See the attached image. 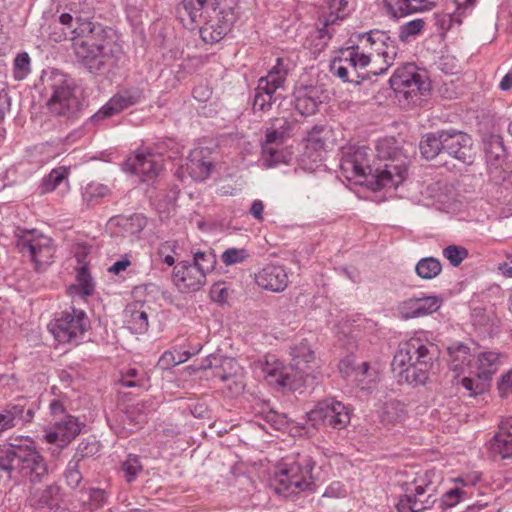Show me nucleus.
Instances as JSON below:
<instances>
[{"label": "nucleus", "mask_w": 512, "mask_h": 512, "mask_svg": "<svg viewBox=\"0 0 512 512\" xmlns=\"http://www.w3.org/2000/svg\"><path fill=\"white\" fill-rule=\"evenodd\" d=\"M26 442L0 446V470L10 478L20 476L31 483H38L48 474L47 463L33 441Z\"/></svg>", "instance_id": "nucleus-5"}, {"label": "nucleus", "mask_w": 512, "mask_h": 512, "mask_svg": "<svg viewBox=\"0 0 512 512\" xmlns=\"http://www.w3.org/2000/svg\"><path fill=\"white\" fill-rule=\"evenodd\" d=\"M128 171L139 176L143 182L155 179L161 169L159 157L149 151H137L125 162Z\"/></svg>", "instance_id": "nucleus-19"}, {"label": "nucleus", "mask_w": 512, "mask_h": 512, "mask_svg": "<svg viewBox=\"0 0 512 512\" xmlns=\"http://www.w3.org/2000/svg\"><path fill=\"white\" fill-rule=\"evenodd\" d=\"M485 382L486 381L479 380V379L478 380H474V379L469 378V377H464L461 380L462 386L467 391H469L471 396L482 394L485 391V389H486Z\"/></svg>", "instance_id": "nucleus-54"}, {"label": "nucleus", "mask_w": 512, "mask_h": 512, "mask_svg": "<svg viewBox=\"0 0 512 512\" xmlns=\"http://www.w3.org/2000/svg\"><path fill=\"white\" fill-rule=\"evenodd\" d=\"M264 211V204L261 200H254L250 207V214L258 221H262Z\"/></svg>", "instance_id": "nucleus-60"}, {"label": "nucleus", "mask_w": 512, "mask_h": 512, "mask_svg": "<svg viewBox=\"0 0 512 512\" xmlns=\"http://www.w3.org/2000/svg\"><path fill=\"white\" fill-rule=\"evenodd\" d=\"M248 257L249 253L243 248H228L221 255L222 262L226 266L242 263L247 260Z\"/></svg>", "instance_id": "nucleus-49"}, {"label": "nucleus", "mask_w": 512, "mask_h": 512, "mask_svg": "<svg viewBox=\"0 0 512 512\" xmlns=\"http://www.w3.org/2000/svg\"><path fill=\"white\" fill-rule=\"evenodd\" d=\"M71 33L75 55L90 72H100L116 63L121 48L113 39L111 29L77 19V26Z\"/></svg>", "instance_id": "nucleus-3"}, {"label": "nucleus", "mask_w": 512, "mask_h": 512, "mask_svg": "<svg viewBox=\"0 0 512 512\" xmlns=\"http://www.w3.org/2000/svg\"><path fill=\"white\" fill-rule=\"evenodd\" d=\"M345 495V489L343 485L340 482H333L331 485H329L323 496L325 497H331V498H337Z\"/></svg>", "instance_id": "nucleus-57"}, {"label": "nucleus", "mask_w": 512, "mask_h": 512, "mask_svg": "<svg viewBox=\"0 0 512 512\" xmlns=\"http://www.w3.org/2000/svg\"><path fill=\"white\" fill-rule=\"evenodd\" d=\"M140 459L136 455H128L127 459L122 463L121 470L128 483L133 482L138 474L142 471Z\"/></svg>", "instance_id": "nucleus-46"}, {"label": "nucleus", "mask_w": 512, "mask_h": 512, "mask_svg": "<svg viewBox=\"0 0 512 512\" xmlns=\"http://www.w3.org/2000/svg\"><path fill=\"white\" fill-rule=\"evenodd\" d=\"M491 450L501 458H512V437L497 433L491 441Z\"/></svg>", "instance_id": "nucleus-44"}, {"label": "nucleus", "mask_w": 512, "mask_h": 512, "mask_svg": "<svg viewBox=\"0 0 512 512\" xmlns=\"http://www.w3.org/2000/svg\"><path fill=\"white\" fill-rule=\"evenodd\" d=\"M361 39H365L372 48L378 53V57H381L384 66L379 69L370 70L367 73H363L360 70L366 68L370 63V57L364 53H359L358 46H351L342 49V55L345 56V62L352 69L353 75L359 78L361 82L369 78V74L374 76L385 73L388 68L393 65L395 57L397 55V47L394 41L391 40L390 36L383 31H370L359 35Z\"/></svg>", "instance_id": "nucleus-6"}, {"label": "nucleus", "mask_w": 512, "mask_h": 512, "mask_svg": "<svg viewBox=\"0 0 512 512\" xmlns=\"http://www.w3.org/2000/svg\"><path fill=\"white\" fill-rule=\"evenodd\" d=\"M107 494L103 489L92 488L89 491V500L91 502V508L98 509L103 506L106 502Z\"/></svg>", "instance_id": "nucleus-55"}, {"label": "nucleus", "mask_w": 512, "mask_h": 512, "mask_svg": "<svg viewBox=\"0 0 512 512\" xmlns=\"http://www.w3.org/2000/svg\"><path fill=\"white\" fill-rule=\"evenodd\" d=\"M68 175L69 170L66 167L60 166L54 168L46 177L43 178L41 184V192H52L63 182H65V184L68 185Z\"/></svg>", "instance_id": "nucleus-37"}, {"label": "nucleus", "mask_w": 512, "mask_h": 512, "mask_svg": "<svg viewBox=\"0 0 512 512\" xmlns=\"http://www.w3.org/2000/svg\"><path fill=\"white\" fill-rule=\"evenodd\" d=\"M319 89L316 87L299 90L295 99V108L301 115H312L318 110L322 100L319 96Z\"/></svg>", "instance_id": "nucleus-29"}, {"label": "nucleus", "mask_w": 512, "mask_h": 512, "mask_svg": "<svg viewBox=\"0 0 512 512\" xmlns=\"http://www.w3.org/2000/svg\"><path fill=\"white\" fill-rule=\"evenodd\" d=\"M415 271L420 278L430 280L441 273L442 264L437 258L425 257L418 261Z\"/></svg>", "instance_id": "nucleus-36"}, {"label": "nucleus", "mask_w": 512, "mask_h": 512, "mask_svg": "<svg viewBox=\"0 0 512 512\" xmlns=\"http://www.w3.org/2000/svg\"><path fill=\"white\" fill-rule=\"evenodd\" d=\"M172 278L181 291L198 290L206 281V275L194 263L187 261L175 266Z\"/></svg>", "instance_id": "nucleus-21"}, {"label": "nucleus", "mask_w": 512, "mask_h": 512, "mask_svg": "<svg viewBox=\"0 0 512 512\" xmlns=\"http://www.w3.org/2000/svg\"><path fill=\"white\" fill-rule=\"evenodd\" d=\"M438 354V347L434 343L420 338H411L400 345L392 366L403 368L400 374L408 384L423 385L429 377Z\"/></svg>", "instance_id": "nucleus-4"}, {"label": "nucleus", "mask_w": 512, "mask_h": 512, "mask_svg": "<svg viewBox=\"0 0 512 512\" xmlns=\"http://www.w3.org/2000/svg\"><path fill=\"white\" fill-rule=\"evenodd\" d=\"M412 3L413 7L417 8V12L430 11L436 6L435 2L428 0H412Z\"/></svg>", "instance_id": "nucleus-62"}, {"label": "nucleus", "mask_w": 512, "mask_h": 512, "mask_svg": "<svg viewBox=\"0 0 512 512\" xmlns=\"http://www.w3.org/2000/svg\"><path fill=\"white\" fill-rule=\"evenodd\" d=\"M347 0H327L318 11L317 31L318 38L324 44L333 37L335 26L348 15Z\"/></svg>", "instance_id": "nucleus-14"}, {"label": "nucleus", "mask_w": 512, "mask_h": 512, "mask_svg": "<svg viewBox=\"0 0 512 512\" xmlns=\"http://www.w3.org/2000/svg\"><path fill=\"white\" fill-rule=\"evenodd\" d=\"M255 280L263 289L282 292L288 286L289 277L283 266L268 264L256 274Z\"/></svg>", "instance_id": "nucleus-23"}, {"label": "nucleus", "mask_w": 512, "mask_h": 512, "mask_svg": "<svg viewBox=\"0 0 512 512\" xmlns=\"http://www.w3.org/2000/svg\"><path fill=\"white\" fill-rule=\"evenodd\" d=\"M320 131H322V127L315 126L309 133L308 142L314 148H323L325 145V142L322 139L316 137V134H318Z\"/></svg>", "instance_id": "nucleus-61"}, {"label": "nucleus", "mask_w": 512, "mask_h": 512, "mask_svg": "<svg viewBox=\"0 0 512 512\" xmlns=\"http://www.w3.org/2000/svg\"><path fill=\"white\" fill-rule=\"evenodd\" d=\"M289 152L276 143H268L267 140L262 142V161L267 167H272L281 163L288 162Z\"/></svg>", "instance_id": "nucleus-34"}, {"label": "nucleus", "mask_w": 512, "mask_h": 512, "mask_svg": "<svg viewBox=\"0 0 512 512\" xmlns=\"http://www.w3.org/2000/svg\"><path fill=\"white\" fill-rule=\"evenodd\" d=\"M11 99L5 89L0 90V119L10 111Z\"/></svg>", "instance_id": "nucleus-58"}, {"label": "nucleus", "mask_w": 512, "mask_h": 512, "mask_svg": "<svg viewBox=\"0 0 512 512\" xmlns=\"http://www.w3.org/2000/svg\"><path fill=\"white\" fill-rule=\"evenodd\" d=\"M499 389L503 393L512 394V370L501 377Z\"/></svg>", "instance_id": "nucleus-59"}, {"label": "nucleus", "mask_w": 512, "mask_h": 512, "mask_svg": "<svg viewBox=\"0 0 512 512\" xmlns=\"http://www.w3.org/2000/svg\"><path fill=\"white\" fill-rule=\"evenodd\" d=\"M276 100V93L258 84L254 93L253 110L267 112Z\"/></svg>", "instance_id": "nucleus-38"}, {"label": "nucleus", "mask_w": 512, "mask_h": 512, "mask_svg": "<svg viewBox=\"0 0 512 512\" xmlns=\"http://www.w3.org/2000/svg\"><path fill=\"white\" fill-rule=\"evenodd\" d=\"M385 142H380L377 145L379 156L386 159L383 165L374 167L370 164V157L373 152L366 146L349 147L343 152L340 168L345 176L349 179L363 178L372 185L373 189H382L386 187L399 186L407 174L406 158H397L398 153L394 152L393 155L388 153L382 154V148L386 145Z\"/></svg>", "instance_id": "nucleus-1"}, {"label": "nucleus", "mask_w": 512, "mask_h": 512, "mask_svg": "<svg viewBox=\"0 0 512 512\" xmlns=\"http://www.w3.org/2000/svg\"><path fill=\"white\" fill-rule=\"evenodd\" d=\"M4 411L7 413L9 418L11 419V422L14 423V426L18 421L23 422L24 417V405L18 403L14 405H9L7 408L4 409Z\"/></svg>", "instance_id": "nucleus-56"}, {"label": "nucleus", "mask_w": 512, "mask_h": 512, "mask_svg": "<svg viewBox=\"0 0 512 512\" xmlns=\"http://www.w3.org/2000/svg\"><path fill=\"white\" fill-rule=\"evenodd\" d=\"M146 224V217L142 214H133L129 217H121L118 220V225L122 226L125 232L130 235L140 234Z\"/></svg>", "instance_id": "nucleus-42"}, {"label": "nucleus", "mask_w": 512, "mask_h": 512, "mask_svg": "<svg viewBox=\"0 0 512 512\" xmlns=\"http://www.w3.org/2000/svg\"><path fill=\"white\" fill-rule=\"evenodd\" d=\"M205 275L211 272L217 263L216 255L211 249L193 253V262Z\"/></svg>", "instance_id": "nucleus-43"}, {"label": "nucleus", "mask_w": 512, "mask_h": 512, "mask_svg": "<svg viewBox=\"0 0 512 512\" xmlns=\"http://www.w3.org/2000/svg\"><path fill=\"white\" fill-rule=\"evenodd\" d=\"M29 73L30 57L26 52L19 53L14 59V78L16 80H23Z\"/></svg>", "instance_id": "nucleus-50"}, {"label": "nucleus", "mask_w": 512, "mask_h": 512, "mask_svg": "<svg viewBox=\"0 0 512 512\" xmlns=\"http://www.w3.org/2000/svg\"><path fill=\"white\" fill-rule=\"evenodd\" d=\"M468 496V492L462 488L456 487L448 490L441 498V507L443 509L454 507L461 500Z\"/></svg>", "instance_id": "nucleus-51"}, {"label": "nucleus", "mask_w": 512, "mask_h": 512, "mask_svg": "<svg viewBox=\"0 0 512 512\" xmlns=\"http://www.w3.org/2000/svg\"><path fill=\"white\" fill-rule=\"evenodd\" d=\"M444 152L466 164L474 159L473 140L470 135L458 130H442Z\"/></svg>", "instance_id": "nucleus-16"}, {"label": "nucleus", "mask_w": 512, "mask_h": 512, "mask_svg": "<svg viewBox=\"0 0 512 512\" xmlns=\"http://www.w3.org/2000/svg\"><path fill=\"white\" fill-rule=\"evenodd\" d=\"M306 416L308 422L315 428L326 426L337 430L344 429L351 419L348 407L334 398L319 401Z\"/></svg>", "instance_id": "nucleus-11"}, {"label": "nucleus", "mask_w": 512, "mask_h": 512, "mask_svg": "<svg viewBox=\"0 0 512 512\" xmlns=\"http://www.w3.org/2000/svg\"><path fill=\"white\" fill-rule=\"evenodd\" d=\"M384 4L387 11L394 18H402L417 13V8L413 7L412 0H385Z\"/></svg>", "instance_id": "nucleus-41"}, {"label": "nucleus", "mask_w": 512, "mask_h": 512, "mask_svg": "<svg viewBox=\"0 0 512 512\" xmlns=\"http://www.w3.org/2000/svg\"><path fill=\"white\" fill-rule=\"evenodd\" d=\"M330 72L343 82L360 84L361 80L353 75L352 69L345 62V56L334 59L330 65Z\"/></svg>", "instance_id": "nucleus-40"}, {"label": "nucleus", "mask_w": 512, "mask_h": 512, "mask_svg": "<svg viewBox=\"0 0 512 512\" xmlns=\"http://www.w3.org/2000/svg\"><path fill=\"white\" fill-rule=\"evenodd\" d=\"M109 193L110 190L106 185L92 182L83 189L82 199L86 206L91 208L100 204Z\"/></svg>", "instance_id": "nucleus-35"}, {"label": "nucleus", "mask_w": 512, "mask_h": 512, "mask_svg": "<svg viewBox=\"0 0 512 512\" xmlns=\"http://www.w3.org/2000/svg\"><path fill=\"white\" fill-rule=\"evenodd\" d=\"M89 326V321L82 310L73 309L63 312L48 325V329L60 343L78 344Z\"/></svg>", "instance_id": "nucleus-12"}, {"label": "nucleus", "mask_w": 512, "mask_h": 512, "mask_svg": "<svg viewBox=\"0 0 512 512\" xmlns=\"http://www.w3.org/2000/svg\"><path fill=\"white\" fill-rule=\"evenodd\" d=\"M442 254L452 266L458 267L468 257V250L463 246L449 245Z\"/></svg>", "instance_id": "nucleus-48"}, {"label": "nucleus", "mask_w": 512, "mask_h": 512, "mask_svg": "<svg viewBox=\"0 0 512 512\" xmlns=\"http://www.w3.org/2000/svg\"><path fill=\"white\" fill-rule=\"evenodd\" d=\"M76 279L78 282V286L84 295L90 296L93 294L94 285L86 266H81L77 270Z\"/></svg>", "instance_id": "nucleus-52"}, {"label": "nucleus", "mask_w": 512, "mask_h": 512, "mask_svg": "<svg viewBox=\"0 0 512 512\" xmlns=\"http://www.w3.org/2000/svg\"><path fill=\"white\" fill-rule=\"evenodd\" d=\"M435 472L426 471L411 482H403L401 489L403 494L400 496L396 509L398 512H423L431 509L437 501V486L433 481Z\"/></svg>", "instance_id": "nucleus-9"}, {"label": "nucleus", "mask_w": 512, "mask_h": 512, "mask_svg": "<svg viewBox=\"0 0 512 512\" xmlns=\"http://www.w3.org/2000/svg\"><path fill=\"white\" fill-rule=\"evenodd\" d=\"M81 463L77 459H71L64 472L66 483L69 487L75 489L81 483L83 476L80 471Z\"/></svg>", "instance_id": "nucleus-47"}, {"label": "nucleus", "mask_w": 512, "mask_h": 512, "mask_svg": "<svg viewBox=\"0 0 512 512\" xmlns=\"http://www.w3.org/2000/svg\"><path fill=\"white\" fill-rule=\"evenodd\" d=\"M313 467L314 462L308 457L291 464H284L275 473L272 482L274 491L285 498L312 491L315 486L312 476Z\"/></svg>", "instance_id": "nucleus-8"}, {"label": "nucleus", "mask_w": 512, "mask_h": 512, "mask_svg": "<svg viewBox=\"0 0 512 512\" xmlns=\"http://www.w3.org/2000/svg\"><path fill=\"white\" fill-rule=\"evenodd\" d=\"M99 445L94 440H83L79 443L76 453L72 459H77L78 462H82L84 458L89 457L97 453Z\"/></svg>", "instance_id": "nucleus-53"}, {"label": "nucleus", "mask_w": 512, "mask_h": 512, "mask_svg": "<svg viewBox=\"0 0 512 512\" xmlns=\"http://www.w3.org/2000/svg\"><path fill=\"white\" fill-rule=\"evenodd\" d=\"M442 138V130L437 133H428L423 136L419 144L421 155L425 159L431 160L441 152H444V141Z\"/></svg>", "instance_id": "nucleus-32"}, {"label": "nucleus", "mask_w": 512, "mask_h": 512, "mask_svg": "<svg viewBox=\"0 0 512 512\" xmlns=\"http://www.w3.org/2000/svg\"><path fill=\"white\" fill-rule=\"evenodd\" d=\"M239 370L240 367L235 361L227 359L221 364V368L215 370L213 375L225 383L231 392L239 393L244 389V381L242 375L238 373Z\"/></svg>", "instance_id": "nucleus-26"}, {"label": "nucleus", "mask_w": 512, "mask_h": 512, "mask_svg": "<svg viewBox=\"0 0 512 512\" xmlns=\"http://www.w3.org/2000/svg\"><path fill=\"white\" fill-rule=\"evenodd\" d=\"M425 21L423 19H414L402 24L399 27V40L401 42H409L411 38L419 35L424 29Z\"/></svg>", "instance_id": "nucleus-45"}, {"label": "nucleus", "mask_w": 512, "mask_h": 512, "mask_svg": "<svg viewBox=\"0 0 512 512\" xmlns=\"http://www.w3.org/2000/svg\"><path fill=\"white\" fill-rule=\"evenodd\" d=\"M211 91L204 86H198L193 89V96L199 101H206L210 97Z\"/></svg>", "instance_id": "nucleus-64"}, {"label": "nucleus", "mask_w": 512, "mask_h": 512, "mask_svg": "<svg viewBox=\"0 0 512 512\" xmlns=\"http://www.w3.org/2000/svg\"><path fill=\"white\" fill-rule=\"evenodd\" d=\"M287 75L288 69L284 66L283 60L277 58L276 64L269 70L266 76L258 80V84L276 93L278 89L283 87Z\"/></svg>", "instance_id": "nucleus-31"}, {"label": "nucleus", "mask_w": 512, "mask_h": 512, "mask_svg": "<svg viewBox=\"0 0 512 512\" xmlns=\"http://www.w3.org/2000/svg\"><path fill=\"white\" fill-rule=\"evenodd\" d=\"M214 159L212 150L208 147L194 148L186 162V169L195 181H203L207 179L213 169Z\"/></svg>", "instance_id": "nucleus-22"}, {"label": "nucleus", "mask_w": 512, "mask_h": 512, "mask_svg": "<svg viewBox=\"0 0 512 512\" xmlns=\"http://www.w3.org/2000/svg\"><path fill=\"white\" fill-rule=\"evenodd\" d=\"M340 372L344 377L355 376V378L362 380L363 378L370 375V363L362 362L355 366L351 358L341 360L339 364Z\"/></svg>", "instance_id": "nucleus-39"}, {"label": "nucleus", "mask_w": 512, "mask_h": 512, "mask_svg": "<svg viewBox=\"0 0 512 512\" xmlns=\"http://www.w3.org/2000/svg\"><path fill=\"white\" fill-rule=\"evenodd\" d=\"M42 80L46 91L50 93L46 103L50 114L70 119L82 109L83 104L76 93V84L70 76L59 70H52Z\"/></svg>", "instance_id": "nucleus-7"}, {"label": "nucleus", "mask_w": 512, "mask_h": 512, "mask_svg": "<svg viewBox=\"0 0 512 512\" xmlns=\"http://www.w3.org/2000/svg\"><path fill=\"white\" fill-rule=\"evenodd\" d=\"M16 247L35 263L37 270L49 265L55 253L52 239L35 229L16 234Z\"/></svg>", "instance_id": "nucleus-10"}, {"label": "nucleus", "mask_w": 512, "mask_h": 512, "mask_svg": "<svg viewBox=\"0 0 512 512\" xmlns=\"http://www.w3.org/2000/svg\"><path fill=\"white\" fill-rule=\"evenodd\" d=\"M449 367L455 372H462L470 363V348L463 343H455L447 348Z\"/></svg>", "instance_id": "nucleus-33"}, {"label": "nucleus", "mask_w": 512, "mask_h": 512, "mask_svg": "<svg viewBox=\"0 0 512 512\" xmlns=\"http://www.w3.org/2000/svg\"><path fill=\"white\" fill-rule=\"evenodd\" d=\"M499 434L510 436L512 438V416L504 418L499 425Z\"/></svg>", "instance_id": "nucleus-63"}, {"label": "nucleus", "mask_w": 512, "mask_h": 512, "mask_svg": "<svg viewBox=\"0 0 512 512\" xmlns=\"http://www.w3.org/2000/svg\"><path fill=\"white\" fill-rule=\"evenodd\" d=\"M81 432V424L71 415L65 416L61 421L56 422L55 430L46 434L45 438L49 443H58L65 446L70 443Z\"/></svg>", "instance_id": "nucleus-25"}, {"label": "nucleus", "mask_w": 512, "mask_h": 512, "mask_svg": "<svg viewBox=\"0 0 512 512\" xmlns=\"http://www.w3.org/2000/svg\"><path fill=\"white\" fill-rule=\"evenodd\" d=\"M143 97V92L138 87H131L113 96L98 112L92 116L93 122L111 117L124 109L137 104Z\"/></svg>", "instance_id": "nucleus-18"}, {"label": "nucleus", "mask_w": 512, "mask_h": 512, "mask_svg": "<svg viewBox=\"0 0 512 512\" xmlns=\"http://www.w3.org/2000/svg\"><path fill=\"white\" fill-rule=\"evenodd\" d=\"M297 121L293 117H274L270 119L269 126L265 131V139L268 143L283 144L293 135Z\"/></svg>", "instance_id": "nucleus-24"}, {"label": "nucleus", "mask_w": 512, "mask_h": 512, "mask_svg": "<svg viewBox=\"0 0 512 512\" xmlns=\"http://www.w3.org/2000/svg\"><path fill=\"white\" fill-rule=\"evenodd\" d=\"M484 150L488 171L495 179L502 178L503 166L507 160V152L500 135H490L484 140Z\"/></svg>", "instance_id": "nucleus-20"}, {"label": "nucleus", "mask_w": 512, "mask_h": 512, "mask_svg": "<svg viewBox=\"0 0 512 512\" xmlns=\"http://www.w3.org/2000/svg\"><path fill=\"white\" fill-rule=\"evenodd\" d=\"M501 365L500 354L496 352H483L477 358L476 376L479 380L489 381Z\"/></svg>", "instance_id": "nucleus-30"}, {"label": "nucleus", "mask_w": 512, "mask_h": 512, "mask_svg": "<svg viewBox=\"0 0 512 512\" xmlns=\"http://www.w3.org/2000/svg\"><path fill=\"white\" fill-rule=\"evenodd\" d=\"M59 494L60 487L57 484H51L42 490L36 489L31 492L28 501L29 504L36 509H41L44 507L52 509L58 505L60 499Z\"/></svg>", "instance_id": "nucleus-28"}, {"label": "nucleus", "mask_w": 512, "mask_h": 512, "mask_svg": "<svg viewBox=\"0 0 512 512\" xmlns=\"http://www.w3.org/2000/svg\"><path fill=\"white\" fill-rule=\"evenodd\" d=\"M231 0H182L177 12L188 29L199 27L202 40L217 43L232 29L237 16Z\"/></svg>", "instance_id": "nucleus-2"}, {"label": "nucleus", "mask_w": 512, "mask_h": 512, "mask_svg": "<svg viewBox=\"0 0 512 512\" xmlns=\"http://www.w3.org/2000/svg\"><path fill=\"white\" fill-rule=\"evenodd\" d=\"M290 366L296 371L299 379L309 385L308 379H318L320 372L318 371L319 363L316 355L307 339H302L299 343L291 347Z\"/></svg>", "instance_id": "nucleus-15"}, {"label": "nucleus", "mask_w": 512, "mask_h": 512, "mask_svg": "<svg viewBox=\"0 0 512 512\" xmlns=\"http://www.w3.org/2000/svg\"><path fill=\"white\" fill-rule=\"evenodd\" d=\"M389 84L396 93H402L407 99L417 95L422 96L430 90V83L417 73L412 63L398 68L390 77Z\"/></svg>", "instance_id": "nucleus-13"}, {"label": "nucleus", "mask_w": 512, "mask_h": 512, "mask_svg": "<svg viewBox=\"0 0 512 512\" xmlns=\"http://www.w3.org/2000/svg\"><path fill=\"white\" fill-rule=\"evenodd\" d=\"M442 303V298L435 295L412 297L401 301L397 306V311L405 320L420 318L438 311Z\"/></svg>", "instance_id": "nucleus-17"}, {"label": "nucleus", "mask_w": 512, "mask_h": 512, "mask_svg": "<svg viewBox=\"0 0 512 512\" xmlns=\"http://www.w3.org/2000/svg\"><path fill=\"white\" fill-rule=\"evenodd\" d=\"M126 323L133 333L142 334L148 330V314L145 310V304L134 302L129 304L124 310Z\"/></svg>", "instance_id": "nucleus-27"}]
</instances>
